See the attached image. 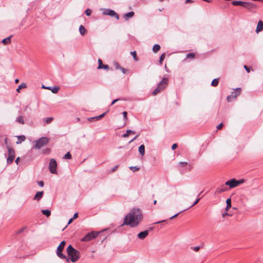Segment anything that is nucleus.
Masks as SVG:
<instances>
[{
	"label": "nucleus",
	"mask_w": 263,
	"mask_h": 263,
	"mask_svg": "<svg viewBox=\"0 0 263 263\" xmlns=\"http://www.w3.org/2000/svg\"><path fill=\"white\" fill-rule=\"evenodd\" d=\"M238 182V185L240 184H242L244 182V180L243 179H241V180H237Z\"/></svg>",
	"instance_id": "4d7b16f0"
},
{
	"label": "nucleus",
	"mask_w": 263,
	"mask_h": 263,
	"mask_svg": "<svg viewBox=\"0 0 263 263\" xmlns=\"http://www.w3.org/2000/svg\"><path fill=\"white\" fill-rule=\"evenodd\" d=\"M227 203V207L226 210H228L229 209H230L231 206V198H228L226 200Z\"/></svg>",
	"instance_id": "cd10ccee"
},
{
	"label": "nucleus",
	"mask_w": 263,
	"mask_h": 263,
	"mask_svg": "<svg viewBox=\"0 0 263 263\" xmlns=\"http://www.w3.org/2000/svg\"><path fill=\"white\" fill-rule=\"evenodd\" d=\"M19 161H20V157H17V158L16 159V160H15V163H16L17 164H18V163H19Z\"/></svg>",
	"instance_id": "bf43d9fd"
},
{
	"label": "nucleus",
	"mask_w": 263,
	"mask_h": 263,
	"mask_svg": "<svg viewBox=\"0 0 263 263\" xmlns=\"http://www.w3.org/2000/svg\"><path fill=\"white\" fill-rule=\"evenodd\" d=\"M225 185V184L222 185L220 187L217 188L216 191V193L220 194L227 191L228 190V188L226 187Z\"/></svg>",
	"instance_id": "f3484780"
},
{
	"label": "nucleus",
	"mask_w": 263,
	"mask_h": 263,
	"mask_svg": "<svg viewBox=\"0 0 263 263\" xmlns=\"http://www.w3.org/2000/svg\"><path fill=\"white\" fill-rule=\"evenodd\" d=\"M16 121L21 124H24L25 122L23 116H21L16 118Z\"/></svg>",
	"instance_id": "a878e982"
},
{
	"label": "nucleus",
	"mask_w": 263,
	"mask_h": 263,
	"mask_svg": "<svg viewBox=\"0 0 263 263\" xmlns=\"http://www.w3.org/2000/svg\"><path fill=\"white\" fill-rule=\"evenodd\" d=\"M244 3H245V2L239 1H233L232 2V4L233 6H241L242 7H243Z\"/></svg>",
	"instance_id": "aec40b11"
},
{
	"label": "nucleus",
	"mask_w": 263,
	"mask_h": 263,
	"mask_svg": "<svg viewBox=\"0 0 263 263\" xmlns=\"http://www.w3.org/2000/svg\"><path fill=\"white\" fill-rule=\"evenodd\" d=\"M139 152L141 156H144L145 154V146L143 144L141 145L139 147Z\"/></svg>",
	"instance_id": "412c9836"
},
{
	"label": "nucleus",
	"mask_w": 263,
	"mask_h": 263,
	"mask_svg": "<svg viewBox=\"0 0 263 263\" xmlns=\"http://www.w3.org/2000/svg\"><path fill=\"white\" fill-rule=\"evenodd\" d=\"M191 249L192 250H193L194 251H195V252H197L198 251V250H199L200 249V247L197 246V247H192Z\"/></svg>",
	"instance_id": "37998d69"
},
{
	"label": "nucleus",
	"mask_w": 263,
	"mask_h": 263,
	"mask_svg": "<svg viewBox=\"0 0 263 263\" xmlns=\"http://www.w3.org/2000/svg\"><path fill=\"white\" fill-rule=\"evenodd\" d=\"M118 167V165H117L115 166L112 168V170H111V172H115V171L117 169Z\"/></svg>",
	"instance_id": "5fc2aeb1"
},
{
	"label": "nucleus",
	"mask_w": 263,
	"mask_h": 263,
	"mask_svg": "<svg viewBox=\"0 0 263 263\" xmlns=\"http://www.w3.org/2000/svg\"><path fill=\"white\" fill-rule=\"evenodd\" d=\"M240 92H241V88H237L234 91L232 92L231 95L233 99H236L237 98V97L240 94Z\"/></svg>",
	"instance_id": "ddd939ff"
},
{
	"label": "nucleus",
	"mask_w": 263,
	"mask_h": 263,
	"mask_svg": "<svg viewBox=\"0 0 263 263\" xmlns=\"http://www.w3.org/2000/svg\"><path fill=\"white\" fill-rule=\"evenodd\" d=\"M60 89V87L58 86L51 87L50 90L54 93H56L58 92Z\"/></svg>",
	"instance_id": "c756f323"
},
{
	"label": "nucleus",
	"mask_w": 263,
	"mask_h": 263,
	"mask_svg": "<svg viewBox=\"0 0 263 263\" xmlns=\"http://www.w3.org/2000/svg\"><path fill=\"white\" fill-rule=\"evenodd\" d=\"M78 213H74V214L73 217V218H73V219H76V218H77L78 217Z\"/></svg>",
	"instance_id": "052dcab7"
},
{
	"label": "nucleus",
	"mask_w": 263,
	"mask_h": 263,
	"mask_svg": "<svg viewBox=\"0 0 263 263\" xmlns=\"http://www.w3.org/2000/svg\"><path fill=\"white\" fill-rule=\"evenodd\" d=\"M79 32L82 35H84L86 32V30L82 25L79 27Z\"/></svg>",
	"instance_id": "b1692460"
},
{
	"label": "nucleus",
	"mask_w": 263,
	"mask_h": 263,
	"mask_svg": "<svg viewBox=\"0 0 263 263\" xmlns=\"http://www.w3.org/2000/svg\"><path fill=\"white\" fill-rule=\"evenodd\" d=\"M249 11H251L256 8V5L251 2H245L243 7Z\"/></svg>",
	"instance_id": "9d476101"
},
{
	"label": "nucleus",
	"mask_w": 263,
	"mask_h": 263,
	"mask_svg": "<svg viewBox=\"0 0 263 263\" xmlns=\"http://www.w3.org/2000/svg\"><path fill=\"white\" fill-rule=\"evenodd\" d=\"M195 57V54L194 52L188 53L186 55V58L187 59H194Z\"/></svg>",
	"instance_id": "473e14b6"
},
{
	"label": "nucleus",
	"mask_w": 263,
	"mask_h": 263,
	"mask_svg": "<svg viewBox=\"0 0 263 263\" xmlns=\"http://www.w3.org/2000/svg\"><path fill=\"white\" fill-rule=\"evenodd\" d=\"M99 234V231H91L87 233L85 237H84L82 240L84 241H88L91 240L93 238L97 237Z\"/></svg>",
	"instance_id": "39448f33"
},
{
	"label": "nucleus",
	"mask_w": 263,
	"mask_h": 263,
	"mask_svg": "<svg viewBox=\"0 0 263 263\" xmlns=\"http://www.w3.org/2000/svg\"><path fill=\"white\" fill-rule=\"evenodd\" d=\"M88 120L89 121H92L93 120H96V117L89 118L88 119Z\"/></svg>",
	"instance_id": "6e6d98bb"
},
{
	"label": "nucleus",
	"mask_w": 263,
	"mask_h": 263,
	"mask_svg": "<svg viewBox=\"0 0 263 263\" xmlns=\"http://www.w3.org/2000/svg\"><path fill=\"white\" fill-rule=\"evenodd\" d=\"M18 81H19L18 79H16V80H15V82L16 83H17L18 82Z\"/></svg>",
	"instance_id": "774afa93"
},
{
	"label": "nucleus",
	"mask_w": 263,
	"mask_h": 263,
	"mask_svg": "<svg viewBox=\"0 0 263 263\" xmlns=\"http://www.w3.org/2000/svg\"><path fill=\"white\" fill-rule=\"evenodd\" d=\"M148 234V231H141L138 234V237L140 239H144Z\"/></svg>",
	"instance_id": "dca6fc26"
},
{
	"label": "nucleus",
	"mask_w": 263,
	"mask_h": 263,
	"mask_svg": "<svg viewBox=\"0 0 263 263\" xmlns=\"http://www.w3.org/2000/svg\"><path fill=\"white\" fill-rule=\"evenodd\" d=\"M37 184L41 187H43L44 186V182L43 181H38Z\"/></svg>",
	"instance_id": "49530a36"
},
{
	"label": "nucleus",
	"mask_w": 263,
	"mask_h": 263,
	"mask_svg": "<svg viewBox=\"0 0 263 263\" xmlns=\"http://www.w3.org/2000/svg\"><path fill=\"white\" fill-rule=\"evenodd\" d=\"M118 100H119V99H118L114 100L112 102V103H111V105H113V104H115L116 102H117Z\"/></svg>",
	"instance_id": "680f3d73"
},
{
	"label": "nucleus",
	"mask_w": 263,
	"mask_h": 263,
	"mask_svg": "<svg viewBox=\"0 0 263 263\" xmlns=\"http://www.w3.org/2000/svg\"><path fill=\"white\" fill-rule=\"evenodd\" d=\"M243 67H244L245 69H246V70L248 73H249V72H250V68H249V67H248L247 66H246V65H244V66H243Z\"/></svg>",
	"instance_id": "3c124183"
},
{
	"label": "nucleus",
	"mask_w": 263,
	"mask_h": 263,
	"mask_svg": "<svg viewBox=\"0 0 263 263\" xmlns=\"http://www.w3.org/2000/svg\"><path fill=\"white\" fill-rule=\"evenodd\" d=\"M92 13V11L90 9H87L85 11V13L86 15L90 16Z\"/></svg>",
	"instance_id": "a19ab883"
},
{
	"label": "nucleus",
	"mask_w": 263,
	"mask_h": 263,
	"mask_svg": "<svg viewBox=\"0 0 263 263\" xmlns=\"http://www.w3.org/2000/svg\"><path fill=\"white\" fill-rule=\"evenodd\" d=\"M160 49V46L158 44H155L153 47V50L154 52H157Z\"/></svg>",
	"instance_id": "c85d7f7f"
},
{
	"label": "nucleus",
	"mask_w": 263,
	"mask_h": 263,
	"mask_svg": "<svg viewBox=\"0 0 263 263\" xmlns=\"http://www.w3.org/2000/svg\"><path fill=\"white\" fill-rule=\"evenodd\" d=\"M165 58V53H163L160 55V57L159 63H160V64H162V62L164 60Z\"/></svg>",
	"instance_id": "c9c22d12"
},
{
	"label": "nucleus",
	"mask_w": 263,
	"mask_h": 263,
	"mask_svg": "<svg viewBox=\"0 0 263 263\" xmlns=\"http://www.w3.org/2000/svg\"><path fill=\"white\" fill-rule=\"evenodd\" d=\"M122 114H123V115L124 119L125 120H126V119H127V112H126V111H123Z\"/></svg>",
	"instance_id": "09e8293b"
},
{
	"label": "nucleus",
	"mask_w": 263,
	"mask_h": 263,
	"mask_svg": "<svg viewBox=\"0 0 263 263\" xmlns=\"http://www.w3.org/2000/svg\"><path fill=\"white\" fill-rule=\"evenodd\" d=\"M167 85H168V79L167 78H164L159 83L158 86L160 87V88L162 90H163L167 86Z\"/></svg>",
	"instance_id": "9b49d317"
},
{
	"label": "nucleus",
	"mask_w": 263,
	"mask_h": 263,
	"mask_svg": "<svg viewBox=\"0 0 263 263\" xmlns=\"http://www.w3.org/2000/svg\"><path fill=\"white\" fill-rule=\"evenodd\" d=\"M129 169L132 171L135 172L136 171H138L140 169V168L139 167L136 166H130L129 167Z\"/></svg>",
	"instance_id": "e433bc0d"
},
{
	"label": "nucleus",
	"mask_w": 263,
	"mask_h": 263,
	"mask_svg": "<svg viewBox=\"0 0 263 263\" xmlns=\"http://www.w3.org/2000/svg\"><path fill=\"white\" fill-rule=\"evenodd\" d=\"M142 218V214L139 209H133L125 216L123 223L121 226L125 224L132 228L135 227L139 224Z\"/></svg>",
	"instance_id": "f257e3e1"
},
{
	"label": "nucleus",
	"mask_w": 263,
	"mask_h": 263,
	"mask_svg": "<svg viewBox=\"0 0 263 263\" xmlns=\"http://www.w3.org/2000/svg\"><path fill=\"white\" fill-rule=\"evenodd\" d=\"M104 15H109L112 17H115L117 20L119 19V15L114 10L109 9H104L103 11Z\"/></svg>",
	"instance_id": "6e6552de"
},
{
	"label": "nucleus",
	"mask_w": 263,
	"mask_h": 263,
	"mask_svg": "<svg viewBox=\"0 0 263 263\" xmlns=\"http://www.w3.org/2000/svg\"><path fill=\"white\" fill-rule=\"evenodd\" d=\"M218 82H219V79H214L212 83H211V85L212 86H217L218 84Z\"/></svg>",
	"instance_id": "7c9ffc66"
},
{
	"label": "nucleus",
	"mask_w": 263,
	"mask_h": 263,
	"mask_svg": "<svg viewBox=\"0 0 263 263\" xmlns=\"http://www.w3.org/2000/svg\"><path fill=\"white\" fill-rule=\"evenodd\" d=\"M26 87V84H25V83H22V84H21L18 86V88L16 89V91H17V92H20V89H22V88H25Z\"/></svg>",
	"instance_id": "72a5a7b5"
},
{
	"label": "nucleus",
	"mask_w": 263,
	"mask_h": 263,
	"mask_svg": "<svg viewBox=\"0 0 263 263\" xmlns=\"http://www.w3.org/2000/svg\"><path fill=\"white\" fill-rule=\"evenodd\" d=\"M222 126H223V124L222 123H221L220 124H219V125H218L217 126V129H220L222 127Z\"/></svg>",
	"instance_id": "8fccbe9b"
},
{
	"label": "nucleus",
	"mask_w": 263,
	"mask_h": 263,
	"mask_svg": "<svg viewBox=\"0 0 263 263\" xmlns=\"http://www.w3.org/2000/svg\"><path fill=\"white\" fill-rule=\"evenodd\" d=\"M263 30V22L262 21H259L257 24V26L256 27V29L255 30L256 32L258 33V32Z\"/></svg>",
	"instance_id": "2eb2a0df"
},
{
	"label": "nucleus",
	"mask_w": 263,
	"mask_h": 263,
	"mask_svg": "<svg viewBox=\"0 0 263 263\" xmlns=\"http://www.w3.org/2000/svg\"><path fill=\"white\" fill-rule=\"evenodd\" d=\"M232 98V97L231 96V95H230V96H228L227 98V100L228 102H230L231 101Z\"/></svg>",
	"instance_id": "864d4df0"
},
{
	"label": "nucleus",
	"mask_w": 263,
	"mask_h": 263,
	"mask_svg": "<svg viewBox=\"0 0 263 263\" xmlns=\"http://www.w3.org/2000/svg\"><path fill=\"white\" fill-rule=\"evenodd\" d=\"M73 219L72 218H70L69 221H68V224H69L70 223H71L72 221H73Z\"/></svg>",
	"instance_id": "e2e57ef3"
},
{
	"label": "nucleus",
	"mask_w": 263,
	"mask_h": 263,
	"mask_svg": "<svg viewBox=\"0 0 263 263\" xmlns=\"http://www.w3.org/2000/svg\"><path fill=\"white\" fill-rule=\"evenodd\" d=\"M105 114H106V112H104L99 116H96V120H99L101 119L105 116Z\"/></svg>",
	"instance_id": "ea45409f"
},
{
	"label": "nucleus",
	"mask_w": 263,
	"mask_h": 263,
	"mask_svg": "<svg viewBox=\"0 0 263 263\" xmlns=\"http://www.w3.org/2000/svg\"><path fill=\"white\" fill-rule=\"evenodd\" d=\"M98 62H99V66L98 67V69L103 68V69H107V70L108 69V68H109L108 65L103 64L101 60L99 59Z\"/></svg>",
	"instance_id": "a211bd4d"
},
{
	"label": "nucleus",
	"mask_w": 263,
	"mask_h": 263,
	"mask_svg": "<svg viewBox=\"0 0 263 263\" xmlns=\"http://www.w3.org/2000/svg\"><path fill=\"white\" fill-rule=\"evenodd\" d=\"M57 163L56 160L52 158L50 160L49 170L51 173L57 174Z\"/></svg>",
	"instance_id": "0eeeda50"
},
{
	"label": "nucleus",
	"mask_w": 263,
	"mask_h": 263,
	"mask_svg": "<svg viewBox=\"0 0 263 263\" xmlns=\"http://www.w3.org/2000/svg\"><path fill=\"white\" fill-rule=\"evenodd\" d=\"M44 192L43 191H39L37 192L35 195L33 199L36 201H39L43 196Z\"/></svg>",
	"instance_id": "4468645a"
},
{
	"label": "nucleus",
	"mask_w": 263,
	"mask_h": 263,
	"mask_svg": "<svg viewBox=\"0 0 263 263\" xmlns=\"http://www.w3.org/2000/svg\"><path fill=\"white\" fill-rule=\"evenodd\" d=\"M135 132L130 129L127 130L126 133H125L122 135V137L123 138H126L130 134H134Z\"/></svg>",
	"instance_id": "bb28decb"
},
{
	"label": "nucleus",
	"mask_w": 263,
	"mask_h": 263,
	"mask_svg": "<svg viewBox=\"0 0 263 263\" xmlns=\"http://www.w3.org/2000/svg\"><path fill=\"white\" fill-rule=\"evenodd\" d=\"M225 185L229 186L230 188H233L238 185V182L235 179H232L226 181Z\"/></svg>",
	"instance_id": "1a4fd4ad"
},
{
	"label": "nucleus",
	"mask_w": 263,
	"mask_h": 263,
	"mask_svg": "<svg viewBox=\"0 0 263 263\" xmlns=\"http://www.w3.org/2000/svg\"><path fill=\"white\" fill-rule=\"evenodd\" d=\"M179 164L181 167H184L187 164V163L186 162H180Z\"/></svg>",
	"instance_id": "79ce46f5"
},
{
	"label": "nucleus",
	"mask_w": 263,
	"mask_h": 263,
	"mask_svg": "<svg viewBox=\"0 0 263 263\" xmlns=\"http://www.w3.org/2000/svg\"><path fill=\"white\" fill-rule=\"evenodd\" d=\"M186 2H185V3H192L193 2L192 1V0H185Z\"/></svg>",
	"instance_id": "338daca9"
},
{
	"label": "nucleus",
	"mask_w": 263,
	"mask_h": 263,
	"mask_svg": "<svg viewBox=\"0 0 263 263\" xmlns=\"http://www.w3.org/2000/svg\"><path fill=\"white\" fill-rule=\"evenodd\" d=\"M64 159H71V155L70 154L69 152L67 153L64 156Z\"/></svg>",
	"instance_id": "58836bf2"
},
{
	"label": "nucleus",
	"mask_w": 263,
	"mask_h": 263,
	"mask_svg": "<svg viewBox=\"0 0 263 263\" xmlns=\"http://www.w3.org/2000/svg\"><path fill=\"white\" fill-rule=\"evenodd\" d=\"M134 15V12L130 11L124 14V17L126 20H127L129 18L132 17Z\"/></svg>",
	"instance_id": "4be33fe9"
},
{
	"label": "nucleus",
	"mask_w": 263,
	"mask_h": 263,
	"mask_svg": "<svg viewBox=\"0 0 263 263\" xmlns=\"http://www.w3.org/2000/svg\"><path fill=\"white\" fill-rule=\"evenodd\" d=\"M200 198H198L196 200V201L193 203V204L190 206L191 207H192L193 206L195 205V204H196L200 200Z\"/></svg>",
	"instance_id": "de8ad7c7"
},
{
	"label": "nucleus",
	"mask_w": 263,
	"mask_h": 263,
	"mask_svg": "<svg viewBox=\"0 0 263 263\" xmlns=\"http://www.w3.org/2000/svg\"><path fill=\"white\" fill-rule=\"evenodd\" d=\"M177 147V144L175 143V144H173L172 146V149L173 150H174Z\"/></svg>",
	"instance_id": "603ef678"
},
{
	"label": "nucleus",
	"mask_w": 263,
	"mask_h": 263,
	"mask_svg": "<svg viewBox=\"0 0 263 263\" xmlns=\"http://www.w3.org/2000/svg\"><path fill=\"white\" fill-rule=\"evenodd\" d=\"M42 213L43 215L46 216L47 217L50 216L51 214V211L48 209L42 210Z\"/></svg>",
	"instance_id": "393cba45"
},
{
	"label": "nucleus",
	"mask_w": 263,
	"mask_h": 263,
	"mask_svg": "<svg viewBox=\"0 0 263 263\" xmlns=\"http://www.w3.org/2000/svg\"><path fill=\"white\" fill-rule=\"evenodd\" d=\"M166 221V220H162V221H158V222H156L155 223H154V224L155 226L151 227L149 229V230H153V229H164L165 228L163 227V224H161L160 226V227L159 226V223H163V222H165Z\"/></svg>",
	"instance_id": "f8f14e48"
},
{
	"label": "nucleus",
	"mask_w": 263,
	"mask_h": 263,
	"mask_svg": "<svg viewBox=\"0 0 263 263\" xmlns=\"http://www.w3.org/2000/svg\"><path fill=\"white\" fill-rule=\"evenodd\" d=\"M120 70H121V71H122L123 73H126V72L128 71V70H127V69H125L124 68H123V67H122L121 68H120Z\"/></svg>",
	"instance_id": "c03bdc74"
},
{
	"label": "nucleus",
	"mask_w": 263,
	"mask_h": 263,
	"mask_svg": "<svg viewBox=\"0 0 263 263\" xmlns=\"http://www.w3.org/2000/svg\"><path fill=\"white\" fill-rule=\"evenodd\" d=\"M11 37H12V35H10V36L3 39L2 41V42L5 45H8V44H10L11 42Z\"/></svg>",
	"instance_id": "5701e85b"
},
{
	"label": "nucleus",
	"mask_w": 263,
	"mask_h": 263,
	"mask_svg": "<svg viewBox=\"0 0 263 263\" xmlns=\"http://www.w3.org/2000/svg\"><path fill=\"white\" fill-rule=\"evenodd\" d=\"M17 140L16 142V143L17 144H21L22 142L24 141L26 139V137L24 135L17 136Z\"/></svg>",
	"instance_id": "6ab92c4d"
},
{
	"label": "nucleus",
	"mask_w": 263,
	"mask_h": 263,
	"mask_svg": "<svg viewBox=\"0 0 263 263\" xmlns=\"http://www.w3.org/2000/svg\"><path fill=\"white\" fill-rule=\"evenodd\" d=\"M44 120L45 121L46 123L48 124L51 123L53 121V118L52 117H47L45 118Z\"/></svg>",
	"instance_id": "f704fd0d"
},
{
	"label": "nucleus",
	"mask_w": 263,
	"mask_h": 263,
	"mask_svg": "<svg viewBox=\"0 0 263 263\" xmlns=\"http://www.w3.org/2000/svg\"><path fill=\"white\" fill-rule=\"evenodd\" d=\"M49 142V139L47 137H42L37 140L35 142V148L39 149L43 146L47 144Z\"/></svg>",
	"instance_id": "20e7f679"
},
{
	"label": "nucleus",
	"mask_w": 263,
	"mask_h": 263,
	"mask_svg": "<svg viewBox=\"0 0 263 263\" xmlns=\"http://www.w3.org/2000/svg\"><path fill=\"white\" fill-rule=\"evenodd\" d=\"M66 251L68 255L69 260L75 262L77 261L80 258V253L79 251L75 249L71 245H69L67 248Z\"/></svg>",
	"instance_id": "f03ea898"
},
{
	"label": "nucleus",
	"mask_w": 263,
	"mask_h": 263,
	"mask_svg": "<svg viewBox=\"0 0 263 263\" xmlns=\"http://www.w3.org/2000/svg\"><path fill=\"white\" fill-rule=\"evenodd\" d=\"M65 244H66V242L64 240L62 241L60 243L59 246L58 247L56 253H57V256L59 258H60L61 259H66V261H69V259L68 258V257H67V256L63 254L62 253L64 248Z\"/></svg>",
	"instance_id": "7ed1b4c3"
},
{
	"label": "nucleus",
	"mask_w": 263,
	"mask_h": 263,
	"mask_svg": "<svg viewBox=\"0 0 263 263\" xmlns=\"http://www.w3.org/2000/svg\"><path fill=\"white\" fill-rule=\"evenodd\" d=\"M8 152V157L7 159V163L8 164L11 163L15 158V151L14 149L9 146H7Z\"/></svg>",
	"instance_id": "423d86ee"
},
{
	"label": "nucleus",
	"mask_w": 263,
	"mask_h": 263,
	"mask_svg": "<svg viewBox=\"0 0 263 263\" xmlns=\"http://www.w3.org/2000/svg\"><path fill=\"white\" fill-rule=\"evenodd\" d=\"M115 67L116 69H120V68H121L122 67L120 66V65L118 63H116L115 64Z\"/></svg>",
	"instance_id": "a18cd8bd"
},
{
	"label": "nucleus",
	"mask_w": 263,
	"mask_h": 263,
	"mask_svg": "<svg viewBox=\"0 0 263 263\" xmlns=\"http://www.w3.org/2000/svg\"><path fill=\"white\" fill-rule=\"evenodd\" d=\"M130 54H131V55H133V57L135 61H138V59L137 58V53L135 51H132L130 52Z\"/></svg>",
	"instance_id": "4c0bfd02"
},
{
	"label": "nucleus",
	"mask_w": 263,
	"mask_h": 263,
	"mask_svg": "<svg viewBox=\"0 0 263 263\" xmlns=\"http://www.w3.org/2000/svg\"><path fill=\"white\" fill-rule=\"evenodd\" d=\"M161 90H162V89L160 88V87H159L158 86V87L153 92V95L154 96H155V95H157Z\"/></svg>",
	"instance_id": "2f4dec72"
},
{
	"label": "nucleus",
	"mask_w": 263,
	"mask_h": 263,
	"mask_svg": "<svg viewBox=\"0 0 263 263\" xmlns=\"http://www.w3.org/2000/svg\"><path fill=\"white\" fill-rule=\"evenodd\" d=\"M179 214V213L176 214L175 215H174V216L171 217L170 218V219H173V218H175V217H177Z\"/></svg>",
	"instance_id": "0e129e2a"
},
{
	"label": "nucleus",
	"mask_w": 263,
	"mask_h": 263,
	"mask_svg": "<svg viewBox=\"0 0 263 263\" xmlns=\"http://www.w3.org/2000/svg\"><path fill=\"white\" fill-rule=\"evenodd\" d=\"M138 136L139 135H137L134 138H133V139L129 141V143H131L132 142L134 141L135 139H136Z\"/></svg>",
	"instance_id": "13d9d810"
},
{
	"label": "nucleus",
	"mask_w": 263,
	"mask_h": 263,
	"mask_svg": "<svg viewBox=\"0 0 263 263\" xmlns=\"http://www.w3.org/2000/svg\"><path fill=\"white\" fill-rule=\"evenodd\" d=\"M43 88L50 90V89L51 88V87H45L44 86H43Z\"/></svg>",
	"instance_id": "69168bd1"
}]
</instances>
